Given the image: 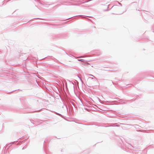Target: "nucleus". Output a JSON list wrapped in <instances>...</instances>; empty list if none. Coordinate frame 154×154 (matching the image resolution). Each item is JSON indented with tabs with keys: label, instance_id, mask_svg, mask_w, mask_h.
Wrapping results in <instances>:
<instances>
[{
	"label": "nucleus",
	"instance_id": "obj_1",
	"mask_svg": "<svg viewBox=\"0 0 154 154\" xmlns=\"http://www.w3.org/2000/svg\"><path fill=\"white\" fill-rule=\"evenodd\" d=\"M82 60H83L82 59H81V60H78V61H83Z\"/></svg>",
	"mask_w": 154,
	"mask_h": 154
}]
</instances>
